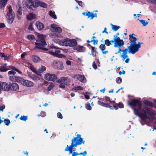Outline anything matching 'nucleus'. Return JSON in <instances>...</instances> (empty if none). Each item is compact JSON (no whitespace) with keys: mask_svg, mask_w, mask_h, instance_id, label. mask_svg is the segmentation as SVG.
Masks as SVG:
<instances>
[{"mask_svg":"<svg viewBox=\"0 0 156 156\" xmlns=\"http://www.w3.org/2000/svg\"><path fill=\"white\" fill-rule=\"evenodd\" d=\"M128 104L133 110L134 114L139 116L142 120L145 121L148 118L153 119L155 118V112L147 106L142 109V103L139 100L133 99L129 101Z\"/></svg>","mask_w":156,"mask_h":156,"instance_id":"nucleus-1","label":"nucleus"},{"mask_svg":"<svg viewBox=\"0 0 156 156\" xmlns=\"http://www.w3.org/2000/svg\"><path fill=\"white\" fill-rule=\"evenodd\" d=\"M139 48L140 46L139 45L135 44V43H131L130 44L129 46L124 50L119 49L117 52L115 53V54H117L121 52H123L122 54L121 55V57L122 58L123 60H124L128 57V52L129 54L131 53L133 55L139 51Z\"/></svg>","mask_w":156,"mask_h":156,"instance_id":"nucleus-2","label":"nucleus"},{"mask_svg":"<svg viewBox=\"0 0 156 156\" xmlns=\"http://www.w3.org/2000/svg\"><path fill=\"white\" fill-rule=\"evenodd\" d=\"M85 141L83 138L81 137V135L77 134L76 137H74L71 140V145L69 146L67 145L65 149V151H68V150H72L73 147H76L77 146L85 144Z\"/></svg>","mask_w":156,"mask_h":156,"instance_id":"nucleus-3","label":"nucleus"},{"mask_svg":"<svg viewBox=\"0 0 156 156\" xmlns=\"http://www.w3.org/2000/svg\"><path fill=\"white\" fill-rule=\"evenodd\" d=\"M37 36L38 39L36 40V42H35L36 46L34 48H38L45 51H48V49L44 48L45 46L47 45V44L44 35L43 34L38 33Z\"/></svg>","mask_w":156,"mask_h":156,"instance_id":"nucleus-4","label":"nucleus"},{"mask_svg":"<svg viewBox=\"0 0 156 156\" xmlns=\"http://www.w3.org/2000/svg\"><path fill=\"white\" fill-rule=\"evenodd\" d=\"M26 5L28 8L32 9L39 6L44 8H47V7L45 3L38 0H28L26 2Z\"/></svg>","mask_w":156,"mask_h":156,"instance_id":"nucleus-5","label":"nucleus"},{"mask_svg":"<svg viewBox=\"0 0 156 156\" xmlns=\"http://www.w3.org/2000/svg\"><path fill=\"white\" fill-rule=\"evenodd\" d=\"M98 104L101 106L109 108L111 110L115 109L117 110L118 108L117 106V103H116L114 101H111L109 104L112 105V106H110L108 103H106L101 102L100 100H98L97 102Z\"/></svg>","mask_w":156,"mask_h":156,"instance_id":"nucleus-6","label":"nucleus"},{"mask_svg":"<svg viewBox=\"0 0 156 156\" xmlns=\"http://www.w3.org/2000/svg\"><path fill=\"white\" fill-rule=\"evenodd\" d=\"M8 9L9 11L7 12L6 17L7 22L9 24H12L14 20L15 14L11 6L9 7Z\"/></svg>","mask_w":156,"mask_h":156,"instance_id":"nucleus-7","label":"nucleus"},{"mask_svg":"<svg viewBox=\"0 0 156 156\" xmlns=\"http://www.w3.org/2000/svg\"><path fill=\"white\" fill-rule=\"evenodd\" d=\"M19 83L22 85L26 87H32L34 86L33 82L27 80H25L22 77H21Z\"/></svg>","mask_w":156,"mask_h":156,"instance_id":"nucleus-8","label":"nucleus"},{"mask_svg":"<svg viewBox=\"0 0 156 156\" xmlns=\"http://www.w3.org/2000/svg\"><path fill=\"white\" fill-rule=\"evenodd\" d=\"M124 44V42L121 39L120 37H117L115 39L114 47L115 48H118L119 50V49H121L120 48L122 46H123Z\"/></svg>","mask_w":156,"mask_h":156,"instance_id":"nucleus-9","label":"nucleus"},{"mask_svg":"<svg viewBox=\"0 0 156 156\" xmlns=\"http://www.w3.org/2000/svg\"><path fill=\"white\" fill-rule=\"evenodd\" d=\"M44 78L47 80L55 82L57 79V76L54 74L47 73L44 75Z\"/></svg>","mask_w":156,"mask_h":156,"instance_id":"nucleus-10","label":"nucleus"},{"mask_svg":"<svg viewBox=\"0 0 156 156\" xmlns=\"http://www.w3.org/2000/svg\"><path fill=\"white\" fill-rule=\"evenodd\" d=\"M0 87L2 90L5 91L12 90V88L10 87V83H7L5 82L0 83Z\"/></svg>","mask_w":156,"mask_h":156,"instance_id":"nucleus-11","label":"nucleus"},{"mask_svg":"<svg viewBox=\"0 0 156 156\" xmlns=\"http://www.w3.org/2000/svg\"><path fill=\"white\" fill-rule=\"evenodd\" d=\"M53 66L55 69H62L64 68L63 63L62 62L54 61L53 63Z\"/></svg>","mask_w":156,"mask_h":156,"instance_id":"nucleus-12","label":"nucleus"},{"mask_svg":"<svg viewBox=\"0 0 156 156\" xmlns=\"http://www.w3.org/2000/svg\"><path fill=\"white\" fill-rule=\"evenodd\" d=\"M50 30L52 32H58L61 33L62 32V29L58 25L55 23H53L51 25Z\"/></svg>","mask_w":156,"mask_h":156,"instance_id":"nucleus-13","label":"nucleus"},{"mask_svg":"<svg viewBox=\"0 0 156 156\" xmlns=\"http://www.w3.org/2000/svg\"><path fill=\"white\" fill-rule=\"evenodd\" d=\"M70 80L68 77H62L58 80H56V82L58 83L64 84L67 85L68 83L69 82Z\"/></svg>","mask_w":156,"mask_h":156,"instance_id":"nucleus-14","label":"nucleus"},{"mask_svg":"<svg viewBox=\"0 0 156 156\" xmlns=\"http://www.w3.org/2000/svg\"><path fill=\"white\" fill-rule=\"evenodd\" d=\"M82 14L84 16H87L88 18L91 17V19H93L94 17H97V14L96 13H94L93 12H88V13L84 12L82 13Z\"/></svg>","mask_w":156,"mask_h":156,"instance_id":"nucleus-15","label":"nucleus"},{"mask_svg":"<svg viewBox=\"0 0 156 156\" xmlns=\"http://www.w3.org/2000/svg\"><path fill=\"white\" fill-rule=\"evenodd\" d=\"M74 77L82 83H85L86 79L84 75L77 74L74 76Z\"/></svg>","mask_w":156,"mask_h":156,"instance_id":"nucleus-16","label":"nucleus"},{"mask_svg":"<svg viewBox=\"0 0 156 156\" xmlns=\"http://www.w3.org/2000/svg\"><path fill=\"white\" fill-rule=\"evenodd\" d=\"M10 85L12 88V90L16 91L19 90V86L16 83H10Z\"/></svg>","mask_w":156,"mask_h":156,"instance_id":"nucleus-17","label":"nucleus"},{"mask_svg":"<svg viewBox=\"0 0 156 156\" xmlns=\"http://www.w3.org/2000/svg\"><path fill=\"white\" fill-rule=\"evenodd\" d=\"M21 76H11L9 77V79L12 81L19 83Z\"/></svg>","mask_w":156,"mask_h":156,"instance_id":"nucleus-18","label":"nucleus"},{"mask_svg":"<svg viewBox=\"0 0 156 156\" xmlns=\"http://www.w3.org/2000/svg\"><path fill=\"white\" fill-rule=\"evenodd\" d=\"M36 25L39 30H41L44 28V25L42 23L38 21L36 22Z\"/></svg>","mask_w":156,"mask_h":156,"instance_id":"nucleus-19","label":"nucleus"},{"mask_svg":"<svg viewBox=\"0 0 156 156\" xmlns=\"http://www.w3.org/2000/svg\"><path fill=\"white\" fill-rule=\"evenodd\" d=\"M77 42L75 39H70L69 46L70 47H73L77 45Z\"/></svg>","mask_w":156,"mask_h":156,"instance_id":"nucleus-20","label":"nucleus"},{"mask_svg":"<svg viewBox=\"0 0 156 156\" xmlns=\"http://www.w3.org/2000/svg\"><path fill=\"white\" fill-rule=\"evenodd\" d=\"M28 75L29 77L34 80L38 81L40 80V78L35 74H32L29 73Z\"/></svg>","mask_w":156,"mask_h":156,"instance_id":"nucleus-21","label":"nucleus"},{"mask_svg":"<svg viewBox=\"0 0 156 156\" xmlns=\"http://www.w3.org/2000/svg\"><path fill=\"white\" fill-rule=\"evenodd\" d=\"M74 49L79 52H83L85 51V48L83 46L78 45L75 47Z\"/></svg>","mask_w":156,"mask_h":156,"instance_id":"nucleus-22","label":"nucleus"},{"mask_svg":"<svg viewBox=\"0 0 156 156\" xmlns=\"http://www.w3.org/2000/svg\"><path fill=\"white\" fill-rule=\"evenodd\" d=\"M129 42L130 44L131 43H136L138 39L136 38L134 36H132L131 35H129Z\"/></svg>","mask_w":156,"mask_h":156,"instance_id":"nucleus-23","label":"nucleus"},{"mask_svg":"<svg viewBox=\"0 0 156 156\" xmlns=\"http://www.w3.org/2000/svg\"><path fill=\"white\" fill-rule=\"evenodd\" d=\"M7 0H0V9H4L7 3Z\"/></svg>","mask_w":156,"mask_h":156,"instance_id":"nucleus-24","label":"nucleus"},{"mask_svg":"<svg viewBox=\"0 0 156 156\" xmlns=\"http://www.w3.org/2000/svg\"><path fill=\"white\" fill-rule=\"evenodd\" d=\"M144 103L147 106L149 107H153L154 108L156 106L153 105V103L148 100H144L143 101Z\"/></svg>","mask_w":156,"mask_h":156,"instance_id":"nucleus-25","label":"nucleus"},{"mask_svg":"<svg viewBox=\"0 0 156 156\" xmlns=\"http://www.w3.org/2000/svg\"><path fill=\"white\" fill-rule=\"evenodd\" d=\"M105 45V44L102 45H101L99 46V48L101 50L103 54H106L108 52V51H104V50L106 49Z\"/></svg>","mask_w":156,"mask_h":156,"instance_id":"nucleus-26","label":"nucleus"},{"mask_svg":"<svg viewBox=\"0 0 156 156\" xmlns=\"http://www.w3.org/2000/svg\"><path fill=\"white\" fill-rule=\"evenodd\" d=\"M69 40L70 39L69 38H66L64 39L62 42L63 45L66 46H69Z\"/></svg>","mask_w":156,"mask_h":156,"instance_id":"nucleus-27","label":"nucleus"},{"mask_svg":"<svg viewBox=\"0 0 156 156\" xmlns=\"http://www.w3.org/2000/svg\"><path fill=\"white\" fill-rule=\"evenodd\" d=\"M91 54L90 55H92L93 56L96 57V53H97L98 52L95 49V48L92 46H91Z\"/></svg>","mask_w":156,"mask_h":156,"instance_id":"nucleus-28","label":"nucleus"},{"mask_svg":"<svg viewBox=\"0 0 156 156\" xmlns=\"http://www.w3.org/2000/svg\"><path fill=\"white\" fill-rule=\"evenodd\" d=\"M46 70V68L45 66H41V67L37 70L38 73H41Z\"/></svg>","mask_w":156,"mask_h":156,"instance_id":"nucleus-29","label":"nucleus"},{"mask_svg":"<svg viewBox=\"0 0 156 156\" xmlns=\"http://www.w3.org/2000/svg\"><path fill=\"white\" fill-rule=\"evenodd\" d=\"M9 69L6 68L5 66H0V72H6Z\"/></svg>","mask_w":156,"mask_h":156,"instance_id":"nucleus-30","label":"nucleus"},{"mask_svg":"<svg viewBox=\"0 0 156 156\" xmlns=\"http://www.w3.org/2000/svg\"><path fill=\"white\" fill-rule=\"evenodd\" d=\"M40 60V58L38 56L36 55H34L33 56V61L34 62H37L39 61Z\"/></svg>","mask_w":156,"mask_h":156,"instance_id":"nucleus-31","label":"nucleus"},{"mask_svg":"<svg viewBox=\"0 0 156 156\" xmlns=\"http://www.w3.org/2000/svg\"><path fill=\"white\" fill-rule=\"evenodd\" d=\"M49 14L50 16L53 18L55 19L57 18L54 12H52L51 11H49Z\"/></svg>","mask_w":156,"mask_h":156,"instance_id":"nucleus-32","label":"nucleus"},{"mask_svg":"<svg viewBox=\"0 0 156 156\" xmlns=\"http://www.w3.org/2000/svg\"><path fill=\"white\" fill-rule=\"evenodd\" d=\"M112 27V30L114 31H116L120 28V27L117 25H114L112 24H111Z\"/></svg>","mask_w":156,"mask_h":156,"instance_id":"nucleus-33","label":"nucleus"},{"mask_svg":"<svg viewBox=\"0 0 156 156\" xmlns=\"http://www.w3.org/2000/svg\"><path fill=\"white\" fill-rule=\"evenodd\" d=\"M98 42V40H91L90 41L88 40L87 41V42L88 43L93 42V44L94 45L97 44Z\"/></svg>","mask_w":156,"mask_h":156,"instance_id":"nucleus-34","label":"nucleus"},{"mask_svg":"<svg viewBox=\"0 0 156 156\" xmlns=\"http://www.w3.org/2000/svg\"><path fill=\"white\" fill-rule=\"evenodd\" d=\"M34 16V14L30 13L27 16V18L28 20H31L33 19Z\"/></svg>","mask_w":156,"mask_h":156,"instance_id":"nucleus-35","label":"nucleus"},{"mask_svg":"<svg viewBox=\"0 0 156 156\" xmlns=\"http://www.w3.org/2000/svg\"><path fill=\"white\" fill-rule=\"evenodd\" d=\"M83 90V88L80 86H78L77 87H73V88L72 90Z\"/></svg>","mask_w":156,"mask_h":156,"instance_id":"nucleus-36","label":"nucleus"},{"mask_svg":"<svg viewBox=\"0 0 156 156\" xmlns=\"http://www.w3.org/2000/svg\"><path fill=\"white\" fill-rule=\"evenodd\" d=\"M27 38L30 40L32 41L34 39L35 37L34 35L30 34L27 36Z\"/></svg>","mask_w":156,"mask_h":156,"instance_id":"nucleus-37","label":"nucleus"},{"mask_svg":"<svg viewBox=\"0 0 156 156\" xmlns=\"http://www.w3.org/2000/svg\"><path fill=\"white\" fill-rule=\"evenodd\" d=\"M140 22L143 25V26H145L148 23V22L146 21L145 20H140Z\"/></svg>","mask_w":156,"mask_h":156,"instance_id":"nucleus-38","label":"nucleus"},{"mask_svg":"<svg viewBox=\"0 0 156 156\" xmlns=\"http://www.w3.org/2000/svg\"><path fill=\"white\" fill-rule=\"evenodd\" d=\"M4 122L5 124L7 126H8L10 123V120L8 119H5L4 120Z\"/></svg>","mask_w":156,"mask_h":156,"instance_id":"nucleus-39","label":"nucleus"},{"mask_svg":"<svg viewBox=\"0 0 156 156\" xmlns=\"http://www.w3.org/2000/svg\"><path fill=\"white\" fill-rule=\"evenodd\" d=\"M20 119L21 120L26 121L27 119V116L22 115L20 118Z\"/></svg>","mask_w":156,"mask_h":156,"instance_id":"nucleus-40","label":"nucleus"},{"mask_svg":"<svg viewBox=\"0 0 156 156\" xmlns=\"http://www.w3.org/2000/svg\"><path fill=\"white\" fill-rule=\"evenodd\" d=\"M105 44L107 46H109L110 45L112 44L110 43V41L109 39H106L105 41Z\"/></svg>","mask_w":156,"mask_h":156,"instance_id":"nucleus-41","label":"nucleus"},{"mask_svg":"<svg viewBox=\"0 0 156 156\" xmlns=\"http://www.w3.org/2000/svg\"><path fill=\"white\" fill-rule=\"evenodd\" d=\"M33 23H31L29 26L28 29L31 31H33L34 30V29L33 27Z\"/></svg>","mask_w":156,"mask_h":156,"instance_id":"nucleus-42","label":"nucleus"},{"mask_svg":"<svg viewBox=\"0 0 156 156\" xmlns=\"http://www.w3.org/2000/svg\"><path fill=\"white\" fill-rule=\"evenodd\" d=\"M86 107L87 109L89 110H90L92 108L90 105V103L89 102H87V104L86 105Z\"/></svg>","mask_w":156,"mask_h":156,"instance_id":"nucleus-43","label":"nucleus"},{"mask_svg":"<svg viewBox=\"0 0 156 156\" xmlns=\"http://www.w3.org/2000/svg\"><path fill=\"white\" fill-rule=\"evenodd\" d=\"M49 36L52 38H55L56 36V34L55 33H52L49 34Z\"/></svg>","mask_w":156,"mask_h":156,"instance_id":"nucleus-44","label":"nucleus"},{"mask_svg":"<svg viewBox=\"0 0 156 156\" xmlns=\"http://www.w3.org/2000/svg\"><path fill=\"white\" fill-rule=\"evenodd\" d=\"M117 105L120 108H124L123 104L121 102H120L118 104H117Z\"/></svg>","mask_w":156,"mask_h":156,"instance_id":"nucleus-45","label":"nucleus"},{"mask_svg":"<svg viewBox=\"0 0 156 156\" xmlns=\"http://www.w3.org/2000/svg\"><path fill=\"white\" fill-rule=\"evenodd\" d=\"M54 86V85L53 83H51L49 85L48 88V91H50L52 89L53 87Z\"/></svg>","mask_w":156,"mask_h":156,"instance_id":"nucleus-46","label":"nucleus"},{"mask_svg":"<svg viewBox=\"0 0 156 156\" xmlns=\"http://www.w3.org/2000/svg\"><path fill=\"white\" fill-rule=\"evenodd\" d=\"M56 57L59 58H65L66 56L62 54H58L56 55Z\"/></svg>","mask_w":156,"mask_h":156,"instance_id":"nucleus-47","label":"nucleus"},{"mask_svg":"<svg viewBox=\"0 0 156 156\" xmlns=\"http://www.w3.org/2000/svg\"><path fill=\"white\" fill-rule=\"evenodd\" d=\"M105 99L106 102H109V103L110 102L111 100V99H110V98L107 96L105 97Z\"/></svg>","mask_w":156,"mask_h":156,"instance_id":"nucleus-48","label":"nucleus"},{"mask_svg":"<svg viewBox=\"0 0 156 156\" xmlns=\"http://www.w3.org/2000/svg\"><path fill=\"white\" fill-rule=\"evenodd\" d=\"M30 69L33 72H35L36 73H38L37 71H36V69L33 66H30Z\"/></svg>","mask_w":156,"mask_h":156,"instance_id":"nucleus-49","label":"nucleus"},{"mask_svg":"<svg viewBox=\"0 0 156 156\" xmlns=\"http://www.w3.org/2000/svg\"><path fill=\"white\" fill-rule=\"evenodd\" d=\"M11 68L13 70L16 71V72H18L19 73H21V72L18 69H16V67H15L14 66H12Z\"/></svg>","mask_w":156,"mask_h":156,"instance_id":"nucleus-50","label":"nucleus"},{"mask_svg":"<svg viewBox=\"0 0 156 156\" xmlns=\"http://www.w3.org/2000/svg\"><path fill=\"white\" fill-rule=\"evenodd\" d=\"M92 66L94 69H96L97 68V65L94 61L93 62Z\"/></svg>","mask_w":156,"mask_h":156,"instance_id":"nucleus-51","label":"nucleus"},{"mask_svg":"<svg viewBox=\"0 0 156 156\" xmlns=\"http://www.w3.org/2000/svg\"><path fill=\"white\" fill-rule=\"evenodd\" d=\"M8 73L9 74L11 75H15L16 74V72L13 70H11L8 72Z\"/></svg>","mask_w":156,"mask_h":156,"instance_id":"nucleus-52","label":"nucleus"},{"mask_svg":"<svg viewBox=\"0 0 156 156\" xmlns=\"http://www.w3.org/2000/svg\"><path fill=\"white\" fill-rule=\"evenodd\" d=\"M122 82V78L119 77L117 81V83L118 84H120Z\"/></svg>","mask_w":156,"mask_h":156,"instance_id":"nucleus-53","label":"nucleus"},{"mask_svg":"<svg viewBox=\"0 0 156 156\" xmlns=\"http://www.w3.org/2000/svg\"><path fill=\"white\" fill-rule=\"evenodd\" d=\"M49 53L52 55L56 57L57 54H56V53L55 52L49 51Z\"/></svg>","mask_w":156,"mask_h":156,"instance_id":"nucleus-54","label":"nucleus"},{"mask_svg":"<svg viewBox=\"0 0 156 156\" xmlns=\"http://www.w3.org/2000/svg\"><path fill=\"white\" fill-rule=\"evenodd\" d=\"M58 117L61 119H62V114L60 112H58L57 114Z\"/></svg>","mask_w":156,"mask_h":156,"instance_id":"nucleus-55","label":"nucleus"},{"mask_svg":"<svg viewBox=\"0 0 156 156\" xmlns=\"http://www.w3.org/2000/svg\"><path fill=\"white\" fill-rule=\"evenodd\" d=\"M17 14H19L20 16H21L22 14V10L21 9H19L17 11Z\"/></svg>","mask_w":156,"mask_h":156,"instance_id":"nucleus-56","label":"nucleus"},{"mask_svg":"<svg viewBox=\"0 0 156 156\" xmlns=\"http://www.w3.org/2000/svg\"><path fill=\"white\" fill-rule=\"evenodd\" d=\"M5 108V105H3L0 106V110L1 111L3 112V109Z\"/></svg>","mask_w":156,"mask_h":156,"instance_id":"nucleus-57","label":"nucleus"},{"mask_svg":"<svg viewBox=\"0 0 156 156\" xmlns=\"http://www.w3.org/2000/svg\"><path fill=\"white\" fill-rule=\"evenodd\" d=\"M5 27V25L4 23H0V28H3Z\"/></svg>","mask_w":156,"mask_h":156,"instance_id":"nucleus-58","label":"nucleus"},{"mask_svg":"<svg viewBox=\"0 0 156 156\" xmlns=\"http://www.w3.org/2000/svg\"><path fill=\"white\" fill-rule=\"evenodd\" d=\"M27 55V54L26 52H23L22 53L21 55V58H23L25 57V56Z\"/></svg>","mask_w":156,"mask_h":156,"instance_id":"nucleus-59","label":"nucleus"},{"mask_svg":"<svg viewBox=\"0 0 156 156\" xmlns=\"http://www.w3.org/2000/svg\"><path fill=\"white\" fill-rule=\"evenodd\" d=\"M79 155H85L87 154V152L86 151H84L83 152H81L80 153H78Z\"/></svg>","mask_w":156,"mask_h":156,"instance_id":"nucleus-60","label":"nucleus"},{"mask_svg":"<svg viewBox=\"0 0 156 156\" xmlns=\"http://www.w3.org/2000/svg\"><path fill=\"white\" fill-rule=\"evenodd\" d=\"M65 84H60L59 85V87L61 88H64L65 87Z\"/></svg>","mask_w":156,"mask_h":156,"instance_id":"nucleus-61","label":"nucleus"},{"mask_svg":"<svg viewBox=\"0 0 156 156\" xmlns=\"http://www.w3.org/2000/svg\"><path fill=\"white\" fill-rule=\"evenodd\" d=\"M150 2L156 4V0H148Z\"/></svg>","mask_w":156,"mask_h":156,"instance_id":"nucleus-62","label":"nucleus"},{"mask_svg":"<svg viewBox=\"0 0 156 156\" xmlns=\"http://www.w3.org/2000/svg\"><path fill=\"white\" fill-rule=\"evenodd\" d=\"M66 63L68 65H70L71 64V62L68 60L66 61Z\"/></svg>","mask_w":156,"mask_h":156,"instance_id":"nucleus-63","label":"nucleus"},{"mask_svg":"<svg viewBox=\"0 0 156 156\" xmlns=\"http://www.w3.org/2000/svg\"><path fill=\"white\" fill-rule=\"evenodd\" d=\"M79 155V154L78 153L76 152H73L72 154V156H76Z\"/></svg>","mask_w":156,"mask_h":156,"instance_id":"nucleus-64","label":"nucleus"}]
</instances>
